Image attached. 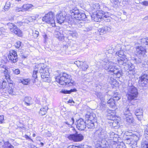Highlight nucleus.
<instances>
[{"mask_svg": "<svg viewBox=\"0 0 148 148\" xmlns=\"http://www.w3.org/2000/svg\"><path fill=\"white\" fill-rule=\"evenodd\" d=\"M108 136L104 130L100 128L95 131L94 137L98 143L100 144L101 148H110L107 141L109 139Z\"/></svg>", "mask_w": 148, "mask_h": 148, "instance_id": "1", "label": "nucleus"}, {"mask_svg": "<svg viewBox=\"0 0 148 148\" xmlns=\"http://www.w3.org/2000/svg\"><path fill=\"white\" fill-rule=\"evenodd\" d=\"M69 14L73 18H71L69 20L68 23L72 25L77 24L80 20H83L86 18L85 14L78 10H71L69 13Z\"/></svg>", "mask_w": 148, "mask_h": 148, "instance_id": "2", "label": "nucleus"}, {"mask_svg": "<svg viewBox=\"0 0 148 148\" xmlns=\"http://www.w3.org/2000/svg\"><path fill=\"white\" fill-rule=\"evenodd\" d=\"M56 79L61 85L68 84L69 86H71L74 83V82L71 80V76L65 73L60 74L56 77Z\"/></svg>", "mask_w": 148, "mask_h": 148, "instance_id": "3", "label": "nucleus"}, {"mask_svg": "<svg viewBox=\"0 0 148 148\" xmlns=\"http://www.w3.org/2000/svg\"><path fill=\"white\" fill-rule=\"evenodd\" d=\"M113 64L112 62L108 61L105 62L103 67L106 70H108V72L111 74H114L116 77L119 78L121 75V71L120 69H118Z\"/></svg>", "mask_w": 148, "mask_h": 148, "instance_id": "4", "label": "nucleus"}, {"mask_svg": "<svg viewBox=\"0 0 148 148\" xmlns=\"http://www.w3.org/2000/svg\"><path fill=\"white\" fill-rule=\"evenodd\" d=\"M126 95L129 100H136L138 95V92L136 88L131 84L127 88Z\"/></svg>", "mask_w": 148, "mask_h": 148, "instance_id": "5", "label": "nucleus"}, {"mask_svg": "<svg viewBox=\"0 0 148 148\" xmlns=\"http://www.w3.org/2000/svg\"><path fill=\"white\" fill-rule=\"evenodd\" d=\"M55 14L53 12H49L45 14L44 16L42 18L43 21H45L48 24H50L53 27L56 25L55 23Z\"/></svg>", "mask_w": 148, "mask_h": 148, "instance_id": "6", "label": "nucleus"}, {"mask_svg": "<svg viewBox=\"0 0 148 148\" xmlns=\"http://www.w3.org/2000/svg\"><path fill=\"white\" fill-rule=\"evenodd\" d=\"M10 32L17 36L21 37L22 36V32L17 26L12 23H9L7 24Z\"/></svg>", "mask_w": 148, "mask_h": 148, "instance_id": "7", "label": "nucleus"}, {"mask_svg": "<svg viewBox=\"0 0 148 148\" xmlns=\"http://www.w3.org/2000/svg\"><path fill=\"white\" fill-rule=\"evenodd\" d=\"M135 54L138 57L143 58L147 56V51L145 48L141 46H138L135 47Z\"/></svg>", "mask_w": 148, "mask_h": 148, "instance_id": "8", "label": "nucleus"}, {"mask_svg": "<svg viewBox=\"0 0 148 148\" xmlns=\"http://www.w3.org/2000/svg\"><path fill=\"white\" fill-rule=\"evenodd\" d=\"M43 69H40L39 71V73L41 74V78L42 79L44 82H50L51 79L49 78V73L47 67L43 66Z\"/></svg>", "mask_w": 148, "mask_h": 148, "instance_id": "9", "label": "nucleus"}, {"mask_svg": "<svg viewBox=\"0 0 148 148\" xmlns=\"http://www.w3.org/2000/svg\"><path fill=\"white\" fill-rule=\"evenodd\" d=\"M108 16L107 13L102 11H99L96 14H93L91 16L92 19L95 21H98V18L101 19L104 17L107 18Z\"/></svg>", "mask_w": 148, "mask_h": 148, "instance_id": "10", "label": "nucleus"}, {"mask_svg": "<svg viewBox=\"0 0 148 148\" xmlns=\"http://www.w3.org/2000/svg\"><path fill=\"white\" fill-rule=\"evenodd\" d=\"M8 58L11 63H15L18 61L17 52L14 50H12L10 51L9 55H8Z\"/></svg>", "mask_w": 148, "mask_h": 148, "instance_id": "11", "label": "nucleus"}, {"mask_svg": "<svg viewBox=\"0 0 148 148\" xmlns=\"http://www.w3.org/2000/svg\"><path fill=\"white\" fill-rule=\"evenodd\" d=\"M138 83L142 86H146L148 84V75L143 74L139 78Z\"/></svg>", "mask_w": 148, "mask_h": 148, "instance_id": "12", "label": "nucleus"}, {"mask_svg": "<svg viewBox=\"0 0 148 148\" xmlns=\"http://www.w3.org/2000/svg\"><path fill=\"white\" fill-rule=\"evenodd\" d=\"M86 122L82 118L77 121L76 125L77 128L79 130H84L86 127Z\"/></svg>", "mask_w": 148, "mask_h": 148, "instance_id": "13", "label": "nucleus"}, {"mask_svg": "<svg viewBox=\"0 0 148 148\" xmlns=\"http://www.w3.org/2000/svg\"><path fill=\"white\" fill-rule=\"evenodd\" d=\"M44 64L42 63H40L39 64H36L35 66H34V70L33 74V77L34 79L37 78V73H38V71L39 72L40 69H44Z\"/></svg>", "mask_w": 148, "mask_h": 148, "instance_id": "14", "label": "nucleus"}, {"mask_svg": "<svg viewBox=\"0 0 148 148\" xmlns=\"http://www.w3.org/2000/svg\"><path fill=\"white\" fill-rule=\"evenodd\" d=\"M116 54L120 58L118 60V62L119 64H122V61L124 62L127 61V59L126 58V56L124 55L123 52L122 50H120L119 51L116 52Z\"/></svg>", "mask_w": 148, "mask_h": 148, "instance_id": "15", "label": "nucleus"}, {"mask_svg": "<svg viewBox=\"0 0 148 148\" xmlns=\"http://www.w3.org/2000/svg\"><path fill=\"white\" fill-rule=\"evenodd\" d=\"M128 136L126 138L127 140H130V142L132 140L136 141L139 140V138L140 137V134L138 132L136 133L135 134H133L130 133V134L127 135Z\"/></svg>", "mask_w": 148, "mask_h": 148, "instance_id": "16", "label": "nucleus"}, {"mask_svg": "<svg viewBox=\"0 0 148 148\" xmlns=\"http://www.w3.org/2000/svg\"><path fill=\"white\" fill-rule=\"evenodd\" d=\"M106 114L107 118L108 120H113V119L116 116L115 111L111 110L109 109L107 110Z\"/></svg>", "mask_w": 148, "mask_h": 148, "instance_id": "17", "label": "nucleus"}, {"mask_svg": "<svg viewBox=\"0 0 148 148\" xmlns=\"http://www.w3.org/2000/svg\"><path fill=\"white\" fill-rule=\"evenodd\" d=\"M57 21L59 23H62L65 21L66 18L65 15H64L62 13L56 15Z\"/></svg>", "mask_w": 148, "mask_h": 148, "instance_id": "18", "label": "nucleus"}, {"mask_svg": "<svg viewBox=\"0 0 148 148\" xmlns=\"http://www.w3.org/2000/svg\"><path fill=\"white\" fill-rule=\"evenodd\" d=\"M86 118L88 119L87 121H94L96 122V116L95 114L92 113H91L88 112L85 115Z\"/></svg>", "mask_w": 148, "mask_h": 148, "instance_id": "19", "label": "nucleus"}, {"mask_svg": "<svg viewBox=\"0 0 148 148\" xmlns=\"http://www.w3.org/2000/svg\"><path fill=\"white\" fill-rule=\"evenodd\" d=\"M91 9L92 11V12L95 13L96 12V14L98 12L99 9V4L97 3H93L91 5Z\"/></svg>", "mask_w": 148, "mask_h": 148, "instance_id": "20", "label": "nucleus"}, {"mask_svg": "<svg viewBox=\"0 0 148 148\" xmlns=\"http://www.w3.org/2000/svg\"><path fill=\"white\" fill-rule=\"evenodd\" d=\"M63 33V31L60 29L58 31L56 30L55 31L54 33L56 37L60 39L64 38V36Z\"/></svg>", "mask_w": 148, "mask_h": 148, "instance_id": "21", "label": "nucleus"}, {"mask_svg": "<svg viewBox=\"0 0 148 148\" xmlns=\"http://www.w3.org/2000/svg\"><path fill=\"white\" fill-rule=\"evenodd\" d=\"M127 61L124 62L122 61V64H119V65L121 66V65L123 66L124 69L126 71V74L127 75H129V62L127 63Z\"/></svg>", "mask_w": 148, "mask_h": 148, "instance_id": "22", "label": "nucleus"}, {"mask_svg": "<svg viewBox=\"0 0 148 148\" xmlns=\"http://www.w3.org/2000/svg\"><path fill=\"white\" fill-rule=\"evenodd\" d=\"M15 90L12 84H10L8 86V92L12 95H13L15 94Z\"/></svg>", "mask_w": 148, "mask_h": 148, "instance_id": "23", "label": "nucleus"}, {"mask_svg": "<svg viewBox=\"0 0 148 148\" xmlns=\"http://www.w3.org/2000/svg\"><path fill=\"white\" fill-rule=\"evenodd\" d=\"M32 98L29 97H25L24 98L23 101L25 102V104L27 106H30L32 104Z\"/></svg>", "mask_w": 148, "mask_h": 148, "instance_id": "24", "label": "nucleus"}, {"mask_svg": "<svg viewBox=\"0 0 148 148\" xmlns=\"http://www.w3.org/2000/svg\"><path fill=\"white\" fill-rule=\"evenodd\" d=\"M48 110V107L47 106L41 108L39 112V114L41 116L45 115L47 114Z\"/></svg>", "mask_w": 148, "mask_h": 148, "instance_id": "25", "label": "nucleus"}, {"mask_svg": "<svg viewBox=\"0 0 148 148\" xmlns=\"http://www.w3.org/2000/svg\"><path fill=\"white\" fill-rule=\"evenodd\" d=\"M87 124L86 125L88 129H93L95 127L94 123L95 122L94 121H87Z\"/></svg>", "mask_w": 148, "mask_h": 148, "instance_id": "26", "label": "nucleus"}, {"mask_svg": "<svg viewBox=\"0 0 148 148\" xmlns=\"http://www.w3.org/2000/svg\"><path fill=\"white\" fill-rule=\"evenodd\" d=\"M115 101L112 98L110 99L107 101L108 106L112 108H113L115 106Z\"/></svg>", "mask_w": 148, "mask_h": 148, "instance_id": "27", "label": "nucleus"}, {"mask_svg": "<svg viewBox=\"0 0 148 148\" xmlns=\"http://www.w3.org/2000/svg\"><path fill=\"white\" fill-rule=\"evenodd\" d=\"M67 33L70 36L74 38H76L77 36L76 32L74 30H69L67 31Z\"/></svg>", "mask_w": 148, "mask_h": 148, "instance_id": "28", "label": "nucleus"}, {"mask_svg": "<svg viewBox=\"0 0 148 148\" xmlns=\"http://www.w3.org/2000/svg\"><path fill=\"white\" fill-rule=\"evenodd\" d=\"M75 142H78L81 141L84 139V136L80 134H76Z\"/></svg>", "mask_w": 148, "mask_h": 148, "instance_id": "29", "label": "nucleus"}, {"mask_svg": "<svg viewBox=\"0 0 148 148\" xmlns=\"http://www.w3.org/2000/svg\"><path fill=\"white\" fill-rule=\"evenodd\" d=\"M131 106H130L129 105L127 106V108H126L125 109V112H124V116H129V115H132V114L130 112V111L129 110V109L130 108V107Z\"/></svg>", "mask_w": 148, "mask_h": 148, "instance_id": "30", "label": "nucleus"}, {"mask_svg": "<svg viewBox=\"0 0 148 148\" xmlns=\"http://www.w3.org/2000/svg\"><path fill=\"white\" fill-rule=\"evenodd\" d=\"M110 145L112 146V147L115 148V147L117 145L116 148H122V147H121V145H118L117 143L113 140H110Z\"/></svg>", "mask_w": 148, "mask_h": 148, "instance_id": "31", "label": "nucleus"}, {"mask_svg": "<svg viewBox=\"0 0 148 148\" xmlns=\"http://www.w3.org/2000/svg\"><path fill=\"white\" fill-rule=\"evenodd\" d=\"M77 91L76 89H71L69 90H66L65 89H62L61 91L60 92L64 94H70L73 92H75Z\"/></svg>", "mask_w": 148, "mask_h": 148, "instance_id": "32", "label": "nucleus"}, {"mask_svg": "<svg viewBox=\"0 0 148 148\" xmlns=\"http://www.w3.org/2000/svg\"><path fill=\"white\" fill-rule=\"evenodd\" d=\"M124 118L125 119L126 121L129 123H132L133 122V117L132 115L129 116H124Z\"/></svg>", "mask_w": 148, "mask_h": 148, "instance_id": "33", "label": "nucleus"}, {"mask_svg": "<svg viewBox=\"0 0 148 148\" xmlns=\"http://www.w3.org/2000/svg\"><path fill=\"white\" fill-rule=\"evenodd\" d=\"M74 119L73 118L69 119L68 121L65 122L69 127H71L74 123Z\"/></svg>", "mask_w": 148, "mask_h": 148, "instance_id": "34", "label": "nucleus"}, {"mask_svg": "<svg viewBox=\"0 0 148 148\" xmlns=\"http://www.w3.org/2000/svg\"><path fill=\"white\" fill-rule=\"evenodd\" d=\"M76 134H72L68 135L67 136V138L70 140H73L75 142L76 140Z\"/></svg>", "mask_w": 148, "mask_h": 148, "instance_id": "35", "label": "nucleus"}, {"mask_svg": "<svg viewBox=\"0 0 148 148\" xmlns=\"http://www.w3.org/2000/svg\"><path fill=\"white\" fill-rule=\"evenodd\" d=\"M33 6V5L31 4H25L23 5L22 6V8H23V10L26 11L28 9L32 8Z\"/></svg>", "mask_w": 148, "mask_h": 148, "instance_id": "36", "label": "nucleus"}, {"mask_svg": "<svg viewBox=\"0 0 148 148\" xmlns=\"http://www.w3.org/2000/svg\"><path fill=\"white\" fill-rule=\"evenodd\" d=\"M82 64L80 66V67L82 68V70L84 71H86L87 70L88 68V65L85 63V62L84 61L82 63Z\"/></svg>", "mask_w": 148, "mask_h": 148, "instance_id": "37", "label": "nucleus"}, {"mask_svg": "<svg viewBox=\"0 0 148 148\" xmlns=\"http://www.w3.org/2000/svg\"><path fill=\"white\" fill-rule=\"evenodd\" d=\"M129 74L132 73V71L134 68V66L131 63L129 62Z\"/></svg>", "mask_w": 148, "mask_h": 148, "instance_id": "38", "label": "nucleus"}, {"mask_svg": "<svg viewBox=\"0 0 148 148\" xmlns=\"http://www.w3.org/2000/svg\"><path fill=\"white\" fill-rule=\"evenodd\" d=\"M104 101L101 102L99 108V109L102 110H103L106 109V105Z\"/></svg>", "mask_w": 148, "mask_h": 148, "instance_id": "39", "label": "nucleus"}, {"mask_svg": "<svg viewBox=\"0 0 148 148\" xmlns=\"http://www.w3.org/2000/svg\"><path fill=\"white\" fill-rule=\"evenodd\" d=\"M7 29L3 27L0 28V36L5 35L7 33Z\"/></svg>", "mask_w": 148, "mask_h": 148, "instance_id": "40", "label": "nucleus"}, {"mask_svg": "<svg viewBox=\"0 0 148 148\" xmlns=\"http://www.w3.org/2000/svg\"><path fill=\"white\" fill-rule=\"evenodd\" d=\"M8 85V83L5 80H3V81L1 84L0 83V89H4Z\"/></svg>", "mask_w": 148, "mask_h": 148, "instance_id": "41", "label": "nucleus"}, {"mask_svg": "<svg viewBox=\"0 0 148 148\" xmlns=\"http://www.w3.org/2000/svg\"><path fill=\"white\" fill-rule=\"evenodd\" d=\"M143 111L141 108L137 109L135 112V114L136 116H138L140 115H143Z\"/></svg>", "mask_w": 148, "mask_h": 148, "instance_id": "42", "label": "nucleus"}, {"mask_svg": "<svg viewBox=\"0 0 148 148\" xmlns=\"http://www.w3.org/2000/svg\"><path fill=\"white\" fill-rule=\"evenodd\" d=\"M29 81V80L28 79H21L19 81V82H21L24 85H27Z\"/></svg>", "mask_w": 148, "mask_h": 148, "instance_id": "43", "label": "nucleus"}, {"mask_svg": "<svg viewBox=\"0 0 148 148\" xmlns=\"http://www.w3.org/2000/svg\"><path fill=\"white\" fill-rule=\"evenodd\" d=\"M10 3L9 2H7L4 6V10L5 11H7L9 10L10 8Z\"/></svg>", "mask_w": 148, "mask_h": 148, "instance_id": "44", "label": "nucleus"}, {"mask_svg": "<svg viewBox=\"0 0 148 148\" xmlns=\"http://www.w3.org/2000/svg\"><path fill=\"white\" fill-rule=\"evenodd\" d=\"M4 147V148H14V146L8 142H5Z\"/></svg>", "mask_w": 148, "mask_h": 148, "instance_id": "45", "label": "nucleus"}, {"mask_svg": "<svg viewBox=\"0 0 148 148\" xmlns=\"http://www.w3.org/2000/svg\"><path fill=\"white\" fill-rule=\"evenodd\" d=\"M22 43L20 41L17 42L15 45V46L16 48L18 49H21V48Z\"/></svg>", "mask_w": 148, "mask_h": 148, "instance_id": "46", "label": "nucleus"}, {"mask_svg": "<svg viewBox=\"0 0 148 148\" xmlns=\"http://www.w3.org/2000/svg\"><path fill=\"white\" fill-rule=\"evenodd\" d=\"M112 2L115 5H118L120 4L122 1V0H112Z\"/></svg>", "mask_w": 148, "mask_h": 148, "instance_id": "47", "label": "nucleus"}, {"mask_svg": "<svg viewBox=\"0 0 148 148\" xmlns=\"http://www.w3.org/2000/svg\"><path fill=\"white\" fill-rule=\"evenodd\" d=\"M143 58H140L138 57V58H135V60L137 63H141L143 62Z\"/></svg>", "mask_w": 148, "mask_h": 148, "instance_id": "48", "label": "nucleus"}, {"mask_svg": "<svg viewBox=\"0 0 148 148\" xmlns=\"http://www.w3.org/2000/svg\"><path fill=\"white\" fill-rule=\"evenodd\" d=\"M140 42L142 44L147 45L146 38H143L141 39Z\"/></svg>", "mask_w": 148, "mask_h": 148, "instance_id": "49", "label": "nucleus"}, {"mask_svg": "<svg viewBox=\"0 0 148 148\" xmlns=\"http://www.w3.org/2000/svg\"><path fill=\"white\" fill-rule=\"evenodd\" d=\"M120 97L119 95H117L116 97H115V95H113V99H114V101H115L119 100L120 99Z\"/></svg>", "mask_w": 148, "mask_h": 148, "instance_id": "50", "label": "nucleus"}, {"mask_svg": "<svg viewBox=\"0 0 148 148\" xmlns=\"http://www.w3.org/2000/svg\"><path fill=\"white\" fill-rule=\"evenodd\" d=\"M22 9L23 8L22 7L20 8L17 7L15 8V10L16 12H18L20 11H23V10Z\"/></svg>", "mask_w": 148, "mask_h": 148, "instance_id": "51", "label": "nucleus"}, {"mask_svg": "<svg viewBox=\"0 0 148 148\" xmlns=\"http://www.w3.org/2000/svg\"><path fill=\"white\" fill-rule=\"evenodd\" d=\"M42 36L44 39V42L45 43L46 42L47 40L48 39V36L45 33H44L42 34Z\"/></svg>", "mask_w": 148, "mask_h": 148, "instance_id": "52", "label": "nucleus"}, {"mask_svg": "<svg viewBox=\"0 0 148 148\" xmlns=\"http://www.w3.org/2000/svg\"><path fill=\"white\" fill-rule=\"evenodd\" d=\"M5 78L8 83H9V84H12V81L10 79V78L9 77V76H6Z\"/></svg>", "mask_w": 148, "mask_h": 148, "instance_id": "53", "label": "nucleus"}, {"mask_svg": "<svg viewBox=\"0 0 148 148\" xmlns=\"http://www.w3.org/2000/svg\"><path fill=\"white\" fill-rule=\"evenodd\" d=\"M83 61H77L75 62V64H76L78 66H79L80 67L81 65V64H82V63H83Z\"/></svg>", "mask_w": 148, "mask_h": 148, "instance_id": "54", "label": "nucleus"}, {"mask_svg": "<svg viewBox=\"0 0 148 148\" xmlns=\"http://www.w3.org/2000/svg\"><path fill=\"white\" fill-rule=\"evenodd\" d=\"M96 95L97 97L98 98H100L101 99V98H102V93L100 92H97L96 93Z\"/></svg>", "mask_w": 148, "mask_h": 148, "instance_id": "55", "label": "nucleus"}, {"mask_svg": "<svg viewBox=\"0 0 148 148\" xmlns=\"http://www.w3.org/2000/svg\"><path fill=\"white\" fill-rule=\"evenodd\" d=\"M99 32H100V34L102 33L103 34L106 32L105 30H104V27L102 28L99 30Z\"/></svg>", "mask_w": 148, "mask_h": 148, "instance_id": "56", "label": "nucleus"}, {"mask_svg": "<svg viewBox=\"0 0 148 148\" xmlns=\"http://www.w3.org/2000/svg\"><path fill=\"white\" fill-rule=\"evenodd\" d=\"M13 72L16 75H18L20 73V71L18 69H15L14 71H13Z\"/></svg>", "mask_w": 148, "mask_h": 148, "instance_id": "57", "label": "nucleus"}, {"mask_svg": "<svg viewBox=\"0 0 148 148\" xmlns=\"http://www.w3.org/2000/svg\"><path fill=\"white\" fill-rule=\"evenodd\" d=\"M104 30H105L106 32H109L111 30V28L109 27L106 26L104 27Z\"/></svg>", "mask_w": 148, "mask_h": 148, "instance_id": "58", "label": "nucleus"}, {"mask_svg": "<svg viewBox=\"0 0 148 148\" xmlns=\"http://www.w3.org/2000/svg\"><path fill=\"white\" fill-rule=\"evenodd\" d=\"M138 120L140 121L143 118V115H140L138 116H136Z\"/></svg>", "mask_w": 148, "mask_h": 148, "instance_id": "59", "label": "nucleus"}, {"mask_svg": "<svg viewBox=\"0 0 148 148\" xmlns=\"http://www.w3.org/2000/svg\"><path fill=\"white\" fill-rule=\"evenodd\" d=\"M18 26H21L23 25V23L21 21H18L16 23Z\"/></svg>", "mask_w": 148, "mask_h": 148, "instance_id": "60", "label": "nucleus"}, {"mask_svg": "<svg viewBox=\"0 0 148 148\" xmlns=\"http://www.w3.org/2000/svg\"><path fill=\"white\" fill-rule=\"evenodd\" d=\"M92 29V27H87L86 28L85 31H89Z\"/></svg>", "mask_w": 148, "mask_h": 148, "instance_id": "61", "label": "nucleus"}, {"mask_svg": "<svg viewBox=\"0 0 148 148\" xmlns=\"http://www.w3.org/2000/svg\"><path fill=\"white\" fill-rule=\"evenodd\" d=\"M4 119V117L3 115H0V122L2 123Z\"/></svg>", "mask_w": 148, "mask_h": 148, "instance_id": "62", "label": "nucleus"}, {"mask_svg": "<svg viewBox=\"0 0 148 148\" xmlns=\"http://www.w3.org/2000/svg\"><path fill=\"white\" fill-rule=\"evenodd\" d=\"M33 36H34V38H36L38 36L33 32Z\"/></svg>", "mask_w": 148, "mask_h": 148, "instance_id": "63", "label": "nucleus"}, {"mask_svg": "<svg viewBox=\"0 0 148 148\" xmlns=\"http://www.w3.org/2000/svg\"><path fill=\"white\" fill-rule=\"evenodd\" d=\"M33 32L35 34H36L38 36L39 33V32L38 31H36V30H35V31H33Z\"/></svg>", "mask_w": 148, "mask_h": 148, "instance_id": "64", "label": "nucleus"}]
</instances>
